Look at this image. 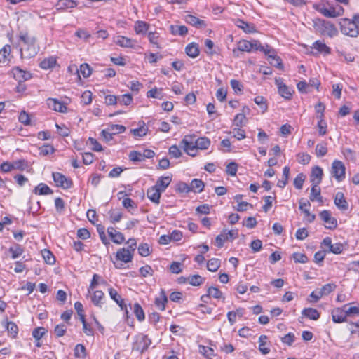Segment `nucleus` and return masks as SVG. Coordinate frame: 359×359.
Returning a JSON list of instances; mask_svg holds the SVG:
<instances>
[{"instance_id":"f257e3e1","label":"nucleus","mask_w":359,"mask_h":359,"mask_svg":"<svg viewBox=\"0 0 359 359\" xmlns=\"http://www.w3.org/2000/svg\"><path fill=\"white\" fill-rule=\"evenodd\" d=\"M313 27L321 35H326L331 38L338 34V30L334 25L323 19L317 18L314 20Z\"/></svg>"},{"instance_id":"f03ea898","label":"nucleus","mask_w":359,"mask_h":359,"mask_svg":"<svg viewBox=\"0 0 359 359\" xmlns=\"http://www.w3.org/2000/svg\"><path fill=\"white\" fill-rule=\"evenodd\" d=\"M358 25L354 18L352 20L347 18L342 19L340 22L341 32L351 37H356L359 34Z\"/></svg>"},{"instance_id":"7ed1b4c3","label":"nucleus","mask_w":359,"mask_h":359,"mask_svg":"<svg viewBox=\"0 0 359 359\" xmlns=\"http://www.w3.org/2000/svg\"><path fill=\"white\" fill-rule=\"evenodd\" d=\"M315 9L323 14L324 16L327 18H337L339 17L344 13V8L341 6H337V7L330 6V8H327L325 5H316L314 6Z\"/></svg>"},{"instance_id":"20e7f679","label":"nucleus","mask_w":359,"mask_h":359,"mask_svg":"<svg viewBox=\"0 0 359 359\" xmlns=\"http://www.w3.org/2000/svg\"><path fill=\"white\" fill-rule=\"evenodd\" d=\"M151 344V341L147 335L140 334L135 337L133 343L132 350L142 353L148 348Z\"/></svg>"},{"instance_id":"39448f33","label":"nucleus","mask_w":359,"mask_h":359,"mask_svg":"<svg viewBox=\"0 0 359 359\" xmlns=\"http://www.w3.org/2000/svg\"><path fill=\"white\" fill-rule=\"evenodd\" d=\"M344 164L339 160H334L332 164L331 174L338 182H341L345 178Z\"/></svg>"},{"instance_id":"423d86ee","label":"nucleus","mask_w":359,"mask_h":359,"mask_svg":"<svg viewBox=\"0 0 359 359\" xmlns=\"http://www.w3.org/2000/svg\"><path fill=\"white\" fill-rule=\"evenodd\" d=\"M346 311L344 309V305L342 307L334 308L332 310V319L334 323H341L344 322H347L348 323V320H347Z\"/></svg>"},{"instance_id":"0eeeda50","label":"nucleus","mask_w":359,"mask_h":359,"mask_svg":"<svg viewBox=\"0 0 359 359\" xmlns=\"http://www.w3.org/2000/svg\"><path fill=\"white\" fill-rule=\"evenodd\" d=\"M39 50V46L36 43V40L22 46L20 48L21 55L25 57L31 58L34 57Z\"/></svg>"},{"instance_id":"6e6552de","label":"nucleus","mask_w":359,"mask_h":359,"mask_svg":"<svg viewBox=\"0 0 359 359\" xmlns=\"http://www.w3.org/2000/svg\"><path fill=\"white\" fill-rule=\"evenodd\" d=\"M320 219L325 223V226L328 229H334L337 226V219L331 216L329 210H323L320 212Z\"/></svg>"},{"instance_id":"1a4fd4ad","label":"nucleus","mask_w":359,"mask_h":359,"mask_svg":"<svg viewBox=\"0 0 359 359\" xmlns=\"http://www.w3.org/2000/svg\"><path fill=\"white\" fill-rule=\"evenodd\" d=\"M180 145L188 155L191 156H196L195 153H191V151L197 150L196 142H193L191 136H185L180 142Z\"/></svg>"},{"instance_id":"9d476101","label":"nucleus","mask_w":359,"mask_h":359,"mask_svg":"<svg viewBox=\"0 0 359 359\" xmlns=\"http://www.w3.org/2000/svg\"><path fill=\"white\" fill-rule=\"evenodd\" d=\"M53 178L57 187L67 189L71 187L72 181L60 172H53Z\"/></svg>"},{"instance_id":"9b49d317","label":"nucleus","mask_w":359,"mask_h":359,"mask_svg":"<svg viewBox=\"0 0 359 359\" xmlns=\"http://www.w3.org/2000/svg\"><path fill=\"white\" fill-rule=\"evenodd\" d=\"M12 72L18 83H23L32 78V74L29 72L25 71L19 67H13Z\"/></svg>"},{"instance_id":"f8f14e48","label":"nucleus","mask_w":359,"mask_h":359,"mask_svg":"<svg viewBox=\"0 0 359 359\" xmlns=\"http://www.w3.org/2000/svg\"><path fill=\"white\" fill-rule=\"evenodd\" d=\"M109 294L110 297L119 306L122 311H125L126 315H128V311L127 310V306L125 304L124 299L121 297L120 294L117 292V291L111 287L109 289Z\"/></svg>"},{"instance_id":"ddd939ff","label":"nucleus","mask_w":359,"mask_h":359,"mask_svg":"<svg viewBox=\"0 0 359 359\" xmlns=\"http://www.w3.org/2000/svg\"><path fill=\"white\" fill-rule=\"evenodd\" d=\"M116 258L124 263H128L130 262L133 258V252L128 248H123L116 252Z\"/></svg>"},{"instance_id":"4468645a","label":"nucleus","mask_w":359,"mask_h":359,"mask_svg":"<svg viewBox=\"0 0 359 359\" xmlns=\"http://www.w3.org/2000/svg\"><path fill=\"white\" fill-rule=\"evenodd\" d=\"M276 84L278 86L279 94L286 100H290L292 96V91L285 84L283 83L280 79H276Z\"/></svg>"},{"instance_id":"2eb2a0df","label":"nucleus","mask_w":359,"mask_h":359,"mask_svg":"<svg viewBox=\"0 0 359 359\" xmlns=\"http://www.w3.org/2000/svg\"><path fill=\"white\" fill-rule=\"evenodd\" d=\"M299 210H301L305 214L307 222L309 223L313 222L315 220L316 215L311 214L309 210L306 208L311 205L310 202L302 198L299 200Z\"/></svg>"},{"instance_id":"dca6fc26","label":"nucleus","mask_w":359,"mask_h":359,"mask_svg":"<svg viewBox=\"0 0 359 359\" xmlns=\"http://www.w3.org/2000/svg\"><path fill=\"white\" fill-rule=\"evenodd\" d=\"M323 170L319 166H315L312 168L310 180L312 184H319L323 178Z\"/></svg>"},{"instance_id":"f3484780","label":"nucleus","mask_w":359,"mask_h":359,"mask_svg":"<svg viewBox=\"0 0 359 359\" xmlns=\"http://www.w3.org/2000/svg\"><path fill=\"white\" fill-rule=\"evenodd\" d=\"M114 43L123 48H133L136 41L124 36H117L114 38Z\"/></svg>"},{"instance_id":"a211bd4d","label":"nucleus","mask_w":359,"mask_h":359,"mask_svg":"<svg viewBox=\"0 0 359 359\" xmlns=\"http://www.w3.org/2000/svg\"><path fill=\"white\" fill-rule=\"evenodd\" d=\"M107 233L114 243L121 244L125 241L123 234L116 231L114 227H108Z\"/></svg>"},{"instance_id":"6ab92c4d","label":"nucleus","mask_w":359,"mask_h":359,"mask_svg":"<svg viewBox=\"0 0 359 359\" xmlns=\"http://www.w3.org/2000/svg\"><path fill=\"white\" fill-rule=\"evenodd\" d=\"M334 204L341 210L346 211L348 208V202L342 192H337L334 197Z\"/></svg>"},{"instance_id":"aec40b11","label":"nucleus","mask_w":359,"mask_h":359,"mask_svg":"<svg viewBox=\"0 0 359 359\" xmlns=\"http://www.w3.org/2000/svg\"><path fill=\"white\" fill-rule=\"evenodd\" d=\"M184 20L187 23L196 27L203 28L206 27V23L204 20L198 18L193 15H187L184 18Z\"/></svg>"},{"instance_id":"412c9836","label":"nucleus","mask_w":359,"mask_h":359,"mask_svg":"<svg viewBox=\"0 0 359 359\" xmlns=\"http://www.w3.org/2000/svg\"><path fill=\"white\" fill-rule=\"evenodd\" d=\"M147 196L153 203L158 204L160 203L161 192L159 189H156V187L153 186L148 189Z\"/></svg>"},{"instance_id":"4be33fe9","label":"nucleus","mask_w":359,"mask_h":359,"mask_svg":"<svg viewBox=\"0 0 359 359\" xmlns=\"http://www.w3.org/2000/svg\"><path fill=\"white\" fill-rule=\"evenodd\" d=\"M171 182L172 177L170 176L161 177L156 181V183L154 185V187H156V189H159V191L162 193L170 185Z\"/></svg>"},{"instance_id":"5701e85b","label":"nucleus","mask_w":359,"mask_h":359,"mask_svg":"<svg viewBox=\"0 0 359 359\" xmlns=\"http://www.w3.org/2000/svg\"><path fill=\"white\" fill-rule=\"evenodd\" d=\"M344 309L346 311L347 318L359 316V304H344Z\"/></svg>"},{"instance_id":"b1692460","label":"nucleus","mask_w":359,"mask_h":359,"mask_svg":"<svg viewBox=\"0 0 359 359\" xmlns=\"http://www.w3.org/2000/svg\"><path fill=\"white\" fill-rule=\"evenodd\" d=\"M78 3L74 0H58L55 4L57 10H66L76 7Z\"/></svg>"},{"instance_id":"393cba45","label":"nucleus","mask_w":359,"mask_h":359,"mask_svg":"<svg viewBox=\"0 0 359 359\" xmlns=\"http://www.w3.org/2000/svg\"><path fill=\"white\" fill-rule=\"evenodd\" d=\"M48 105L49 108L59 112H65L67 109L66 106L54 98H49L48 100Z\"/></svg>"},{"instance_id":"a878e982","label":"nucleus","mask_w":359,"mask_h":359,"mask_svg":"<svg viewBox=\"0 0 359 359\" xmlns=\"http://www.w3.org/2000/svg\"><path fill=\"white\" fill-rule=\"evenodd\" d=\"M168 302V298L164 290H161L160 297L155 299V305L161 310L164 311L165 309V304Z\"/></svg>"},{"instance_id":"bb28decb","label":"nucleus","mask_w":359,"mask_h":359,"mask_svg":"<svg viewBox=\"0 0 359 359\" xmlns=\"http://www.w3.org/2000/svg\"><path fill=\"white\" fill-rule=\"evenodd\" d=\"M302 314L313 320H317L320 316V313L318 311L313 308H306L302 310Z\"/></svg>"},{"instance_id":"cd10ccee","label":"nucleus","mask_w":359,"mask_h":359,"mask_svg":"<svg viewBox=\"0 0 359 359\" xmlns=\"http://www.w3.org/2000/svg\"><path fill=\"white\" fill-rule=\"evenodd\" d=\"M236 25L238 27L242 29L245 33H254L256 32L253 24L248 23L242 20L238 19Z\"/></svg>"},{"instance_id":"c85d7f7f","label":"nucleus","mask_w":359,"mask_h":359,"mask_svg":"<svg viewBox=\"0 0 359 359\" xmlns=\"http://www.w3.org/2000/svg\"><path fill=\"white\" fill-rule=\"evenodd\" d=\"M186 54L192 58L196 57L199 55L198 45L196 43H189L185 48Z\"/></svg>"},{"instance_id":"c756f323","label":"nucleus","mask_w":359,"mask_h":359,"mask_svg":"<svg viewBox=\"0 0 359 359\" xmlns=\"http://www.w3.org/2000/svg\"><path fill=\"white\" fill-rule=\"evenodd\" d=\"M33 192L36 195H49L53 194V190L46 184L40 183L38 184Z\"/></svg>"},{"instance_id":"7c9ffc66","label":"nucleus","mask_w":359,"mask_h":359,"mask_svg":"<svg viewBox=\"0 0 359 359\" xmlns=\"http://www.w3.org/2000/svg\"><path fill=\"white\" fill-rule=\"evenodd\" d=\"M318 184H312L309 199L311 201H317L323 203V198L320 196V189L318 187Z\"/></svg>"},{"instance_id":"2f4dec72","label":"nucleus","mask_w":359,"mask_h":359,"mask_svg":"<svg viewBox=\"0 0 359 359\" xmlns=\"http://www.w3.org/2000/svg\"><path fill=\"white\" fill-rule=\"evenodd\" d=\"M312 48L317 50L320 53L330 54L331 53L330 48L319 40L313 43Z\"/></svg>"},{"instance_id":"473e14b6","label":"nucleus","mask_w":359,"mask_h":359,"mask_svg":"<svg viewBox=\"0 0 359 359\" xmlns=\"http://www.w3.org/2000/svg\"><path fill=\"white\" fill-rule=\"evenodd\" d=\"M104 294L101 290H96L94 292L93 297H91L92 302L93 304L98 307H102L103 304L102 300L104 299Z\"/></svg>"},{"instance_id":"72a5a7b5","label":"nucleus","mask_w":359,"mask_h":359,"mask_svg":"<svg viewBox=\"0 0 359 359\" xmlns=\"http://www.w3.org/2000/svg\"><path fill=\"white\" fill-rule=\"evenodd\" d=\"M149 25L144 21H137L135 24V31L137 34H144L148 31Z\"/></svg>"},{"instance_id":"f704fd0d","label":"nucleus","mask_w":359,"mask_h":359,"mask_svg":"<svg viewBox=\"0 0 359 359\" xmlns=\"http://www.w3.org/2000/svg\"><path fill=\"white\" fill-rule=\"evenodd\" d=\"M204 182L201 180L194 179L190 184L191 191L195 193H200L204 189Z\"/></svg>"},{"instance_id":"c9c22d12","label":"nucleus","mask_w":359,"mask_h":359,"mask_svg":"<svg viewBox=\"0 0 359 359\" xmlns=\"http://www.w3.org/2000/svg\"><path fill=\"white\" fill-rule=\"evenodd\" d=\"M9 252L11 254V258L15 259L18 258L24 252V248L19 244L15 243L8 249Z\"/></svg>"},{"instance_id":"e433bc0d","label":"nucleus","mask_w":359,"mask_h":359,"mask_svg":"<svg viewBox=\"0 0 359 359\" xmlns=\"http://www.w3.org/2000/svg\"><path fill=\"white\" fill-rule=\"evenodd\" d=\"M170 32L173 35L184 36L188 32V29L184 25H171Z\"/></svg>"},{"instance_id":"4c0bfd02","label":"nucleus","mask_w":359,"mask_h":359,"mask_svg":"<svg viewBox=\"0 0 359 359\" xmlns=\"http://www.w3.org/2000/svg\"><path fill=\"white\" fill-rule=\"evenodd\" d=\"M57 63L56 59L53 57L45 58L40 62V67L43 69H48L54 67Z\"/></svg>"},{"instance_id":"58836bf2","label":"nucleus","mask_w":359,"mask_h":359,"mask_svg":"<svg viewBox=\"0 0 359 359\" xmlns=\"http://www.w3.org/2000/svg\"><path fill=\"white\" fill-rule=\"evenodd\" d=\"M148 130V128L145 126L144 123L143 122L142 126H140L137 128L131 129L130 133L135 137H142L147 134Z\"/></svg>"},{"instance_id":"ea45409f","label":"nucleus","mask_w":359,"mask_h":359,"mask_svg":"<svg viewBox=\"0 0 359 359\" xmlns=\"http://www.w3.org/2000/svg\"><path fill=\"white\" fill-rule=\"evenodd\" d=\"M196 149H207L210 145V140L206 137H198L196 141Z\"/></svg>"},{"instance_id":"a19ab883","label":"nucleus","mask_w":359,"mask_h":359,"mask_svg":"<svg viewBox=\"0 0 359 359\" xmlns=\"http://www.w3.org/2000/svg\"><path fill=\"white\" fill-rule=\"evenodd\" d=\"M245 110L250 111V109L247 107H244L243 109V113L238 114L235 116L234 120H233V124L236 127H242L243 126V121H244V120H245V115L244 114Z\"/></svg>"},{"instance_id":"79ce46f5","label":"nucleus","mask_w":359,"mask_h":359,"mask_svg":"<svg viewBox=\"0 0 359 359\" xmlns=\"http://www.w3.org/2000/svg\"><path fill=\"white\" fill-rule=\"evenodd\" d=\"M290 175V168L288 166H285L283 170V179L279 180L277 183V186L283 188L286 186L288 182Z\"/></svg>"},{"instance_id":"37998d69","label":"nucleus","mask_w":359,"mask_h":359,"mask_svg":"<svg viewBox=\"0 0 359 359\" xmlns=\"http://www.w3.org/2000/svg\"><path fill=\"white\" fill-rule=\"evenodd\" d=\"M205 281V278L200 275H192L188 277V283L193 286H199Z\"/></svg>"},{"instance_id":"c03bdc74","label":"nucleus","mask_w":359,"mask_h":359,"mask_svg":"<svg viewBox=\"0 0 359 359\" xmlns=\"http://www.w3.org/2000/svg\"><path fill=\"white\" fill-rule=\"evenodd\" d=\"M221 261L217 258H212L207 263V269L210 271L215 272L220 267Z\"/></svg>"},{"instance_id":"a18cd8bd","label":"nucleus","mask_w":359,"mask_h":359,"mask_svg":"<svg viewBox=\"0 0 359 359\" xmlns=\"http://www.w3.org/2000/svg\"><path fill=\"white\" fill-rule=\"evenodd\" d=\"M133 312L139 321H143L145 318L144 312L139 303H135Z\"/></svg>"},{"instance_id":"49530a36","label":"nucleus","mask_w":359,"mask_h":359,"mask_svg":"<svg viewBox=\"0 0 359 359\" xmlns=\"http://www.w3.org/2000/svg\"><path fill=\"white\" fill-rule=\"evenodd\" d=\"M11 53V46L9 45L4 46L0 50V63H6L8 61V57Z\"/></svg>"},{"instance_id":"de8ad7c7","label":"nucleus","mask_w":359,"mask_h":359,"mask_svg":"<svg viewBox=\"0 0 359 359\" xmlns=\"http://www.w3.org/2000/svg\"><path fill=\"white\" fill-rule=\"evenodd\" d=\"M327 153V147L326 142H321L316 145V154L318 157H323L325 156Z\"/></svg>"},{"instance_id":"09e8293b","label":"nucleus","mask_w":359,"mask_h":359,"mask_svg":"<svg viewBox=\"0 0 359 359\" xmlns=\"http://www.w3.org/2000/svg\"><path fill=\"white\" fill-rule=\"evenodd\" d=\"M148 97L156 98L161 100L163 97V88H152L147 93Z\"/></svg>"},{"instance_id":"8fccbe9b","label":"nucleus","mask_w":359,"mask_h":359,"mask_svg":"<svg viewBox=\"0 0 359 359\" xmlns=\"http://www.w3.org/2000/svg\"><path fill=\"white\" fill-rule=\"evenodd\" d=\"M148 39L149 42L153 44L156 48H161V46L158 43L159 34L156 32H148Z\"/></svg>"},{"instance_id":"3c124183","label":"nucleus","mask_w":359,"mask_h":359,"mask_svg":"<svg viewBox=\"0 0 359 359\" xmlns=\"http://www.w3.org/2000/svg\"><path fill=\"white\" fill-rule=\"evenodd\" d=\"M74 355L76 358H86V349L83 344H79L76 345V346L74 348Z\"/></svg>"},{"instance_id":"603ef678","label":"nucleus","mask_w":359,"mask_h":359,"mask_svg":"<svg viewBox=\"0 0 359 359\" xmlns=\"http://www.w3.org/2000/svg\"><path fill=\"white\" fill-rule=\"evenodd\" d=\"M238 50L242 52H251L252 45L250 41L247 40H241L238 43Z\"/></svg>"},{"instance_id":"864d4df0","label":"nucleus","mask_w":359,"mask_h":359,"mask_svg":"<svg viewBox=\"0 0 359 359\" xmlns=\"http://www.w3.org/2000/svg\"><path fill=\"white\" fill-rule=\"evenodd\" d=\"M42 256L48 264H53L55 262V258L53 254L49 250H43L42 251Z\"/></svg>"},{"instance_id":"5fc2aeb1","label":"nucleus","mask_w":359,"mask_h":359,"mask_svg":"<svg viewBox=\"0 0 359 359\" xmlns=\"http://www.w3.org/2000/svg\"><path fill=\"white\" fill-rule=\"evenodd\" d=\"M19 38L20 41L24 43V46L36 40L34 36L29 35L27 32H20Z\"/></svg>"},{"instance_id":"6e6d98bb","label":"nucleus","mask_w":359,"mask_h":359,"mask_svg":"<svg viewBox=\"0 0 359 359\" xmlns=\"http://www.w3.org/2000/svg\"><path fill=\"white\" fill-rule=\"evenodd\" d=\"M337 287L336 284L332 283H327L324 285L320 289V291L321 292L323 296L328 295L332 292H333Z\"/></svg>"},{"instance_id":"4d7b16f0","label":"nucleus","mask_w":359,"mask_h":359,"mask_svg":"<svg viewBox=\"0 0 359 359\" xmlns=\"http://www.w3.org/2000/svg\"><path fill=\"white\" fill-rule=\"evenodd\" d=\"M266 339L267 337L266 335H261L259 338V349L264 355L269 353L270 351V349L269 348L265 347Z\"/></svg>"},{"instance_id":"13d9d810","label":"nucleus","mask_w":359,"mask_h":359,"mask_svg":"<svg viewBox=\"0 0 359 359\" xmlns=\"http://www.w3.org/2000/svg\"><path fill=\"white\" fill-rule=\"evenodd\" d=\"M306 176L303 173H299L294 180V186L297 189H302L303 184L305 181Z\"/></svg>"},{"instance_id":"bf43d9fd","label":"nucleus","mask_w":359,"mask_h":359,"mask_svg":"<svg viewBox=\"0 0 359 359\" xmlns=\"http://www.w3.org/2000/svg\"><path fill=\"white\" fill-rule=\"evenodd\" d=\"M80 73L84 78H88L92 74V69L88 64L83 63L80 66Z\"/></svg>"},{"instance_id":"052dcab7","label":"nucleus","mask_w":359,"mask_h":359,"mask_svg":"<svg viewBox=\"0 0 359 359\" xmlns=\"http://www.w3.org/2000/svg\"><path fill=\"white\" fill-rule=\"evenodd\" d=\"M129 159L133 162H141L144 161V156L139 151H132L129 154Z\"/></svg>"},{"instance_id":"680f3d73","label":"nucleus","mask_w":359,"mask_h":359,"mask_svg":"<svg viewBox=\"0 0 359 359\" xmlns=\"http://www.w3.org/2000/svg\"><path fill=\"white\" fill-rule=\"evenodd\" d=\"M238 170V164L235 162H231L227 164L226 172L231 176H235Z\"/></svg>"},{"instance_id":"e2e57ef3","label":"nucleus","mask_w":359,"mask_h":359,"mask_svg":"<svg viewBox=\"0 0 359 359\" xmlns=\"http://www.w3.org/2000/svg\"><path fill=\"white\" fill-rule=\"evenodd\" d=\"M207 292L210 297H212L215 299H221L222 297V292L217 287H210Z\"/></svg>"},{"instance_id":"0e129e2a","label":"nucleus","mask_w":359,"mask_h":359,"mask_svg":"<svg viewBox=\"0 0 359 359\" xmlns=\"http://www.w3.org/2000/svg\"><path fill=\"white\" fill-rule=\"evenodd\" d=\"M109 214L110 221L111 223L114 224L116 222H118L123 217L122 212L119 211L111 210L109 211Z\"/></svg>"},{"instance_id":"69168bd1","label":"nucleus","mask_w":359,"mask_h":359,"mask_svg":"<svg viewBox=\"0 0 359 359\" xmlns=\"http://www.w3.org/2000/svg\"><path fill=\"white\" fill-rule=\"evenodd\" d=\"M46 330L43 327H38L32 331L33 337L36 339H41L46 334Z\"/></svg>"},{"instance_id":"338daca9","label":"nucleus","mask_w":359,"mask_h":359,"mask_svg":"<svg viewBox=\"0 0 359 359\" xmlns=\"http://www.w3.org/2000/svg\"><path fill=\"white\" fill-rule=\"evenodd\" d=\"M138 252L142 257H147L150 255L149 245L147 243H141L138 246Z\"/></svg>"},{"instance_id":"774afa93","label":"nucleus","mask_w":359,"mask_h":359,"mask_svg":"<svg viewBox=\"0 0 359 359\" xmlns=\"http://www.w3.org/2000/svg\"><path fill=\"white\" fill-rule=\"evenodd\" d=\"M67 331V327L65 324H59L55 327L54 333L57 337H60L65 335Z\"/></svg>"}]
</instances>
